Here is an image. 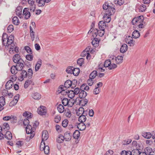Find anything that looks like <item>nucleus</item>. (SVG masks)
Listing matches in <instances>:
<instances>
[{
    "label": "nucleus",
    "instance_id": "nucleus-1",
    "mask_svg": "<svg viewBox=\"0 0 155 155\" xmlns=\"http://www.w3.org/2000/svg\"><path fill=\"white\" fill-rule=\"evenodd\" d=\"M14 40V36L13 35H11L8 37L6 33H3L2 37V42L6 48H8L10 45L9 50V52L10 53H12L14 51V48L16 47L13 43Z\"/></svg>",
    "mask_w": 155,
    "mask_h": 155
},
{
    "label": "nucleus",
    "instance_id": "nucleus-2",
    "mask_svg": "<svg viewBox=\"0 0 155 155\" xmlns=\"http://www.w3.org/2000/svg\"><path fill=\"white\" fill-rule=\"evenodd\" d=\"M29 121L28 119H25L23 122V124L24 126H27L26 127V132L28 134H30V138L32 139L34 137L35 134V132H34L35 128L33 127L32 128L31 125H30Z\"/></svg>",
    "mask_w": 155,
    "mask_h": 155
},
{
    "label": "nucleus",
    "instance_id": "nucleus-3",
    "mask_svg": "<svg viewBox=\"0 0 155 155\" xmlns=\"http://www.w3.org/2000/svg\"><path fill=\"white\" fill-rule=\"evenodd\" d=\"M136 34V30H134L133 32L132 35V37L130 36H129L127 38L125 39L126 41L129 44H130V46H133L134 45V42L133 40V38H136V36L134 35Z\"/></svg>",
    "mask_w": 155,
    "mask_h": 155
},
{
    "label": "nucleus",
    "instance_id": "nucleus-4",
    "mask_svg": "<svg viewBox=\"0 0 155 155\" xmlns=\"http://www.w3.org/2000/svg\"><path fill=\"white\" fill-rule=\"evenodd\" d=\"M35 0H28V3L29 5L30 10L31 12H34L36 8L35 4Z\"/></svg>",
    "mask_w": 155,
    "mask_h": 155
},
{
    "label": "nucleus",
    "instance_id": "nucleus-5",
    "mask_svg": "<svg viewBox=\"0 0 155 155\" xmlns=\"http://www.w3.org/2000/svg\"><path fill=\"white\" fill-rule=\"evenodd\" d=\"M29 9L28 8H25L23 10V15L24 16V18L26 19H29L31 16V13L29 11Z\"/></svg>",
    "mask_w": 155,
    "mask_h": 155
},
{
    "label": "nucleus",
    "instance_id": "nucleus-6",
    "mask_svg": "<svg viewBox=\"0 0 155 155\" xmlns=\"http://www.w3.org/2000/svg\"><path fill=\"white\" fill-rule=\"evenodd\" d=\"M114 14L110 13L109 12H106L103 16V18L104 19V22L106 23H109L111 20V18L110 15H112Z\"/></svg>",
    "mask_w": 155,
    "mask_h": 155
},
{
    "label": "nucleus",
    "instance_id": "nucleus-7",
    "mask_svg": "<svg viewBox=\"0 0 155 155\" xmlns=\"http://www.w3.org/2000/svg\"><path fill=\"white\" fill-rule=\"evenodd\" d=\"M24 61L23 60H21L20 61L17 63L15 66H17L18 71H21L23 68Z\"/></svg>",
    "mask_w": 155,
    "mask_h": 155
},
{
    "label": "nucleus",
    "instance_id": "nucleus-8",
    "mask_svg": "<svg viewBox=\"0 0 155 155\" xmlns=\"http://www.w3.org/2000/svg\"><path fill=\"white\" fill-rule=\"evenodd\" d=\"M45 107L43 106H41L40 107L38 108L37 112L38 113L41 115H45L46 112L45 111Z\"/></svg>",
    "mask_w": 155,
    "mask_h": 155
},
{
    "label": "nucleus",
    "instance_id": "nucleus-9",
    "mask_svg": "<svg viewBox=\"0 0 155 155\" xmlns=\"http://www.w3.org/2000/svg\"><path fill=\"white\" fill-rule=\"evenodd\" d=\"M64 139L66 141H70L71 138V134L70 132H66L63 136Z\"/></svg>",
    "mask_w": 155,
    "mask_h": 155
},
{
    "label": "nucleus",
    "instance_id": "nucleus-10",
    "mask_svg": "<svg viewBox=\"0 0 155 155\" xmlns=\"http://www.w3.org/2000/svg\"><path fill=\"white\" fill-rule=\"evenodd\" d=\"M109 9H108V12L111 14H114L115 12V9L114 8V5L112 3H108Z\"/></svg>",
    "mask_w": 155,
    "mask_h": 155
},
{
    "label": "nucleus",
    "instance_id": "nucleus-11",
    "mask_svg": "<svg viewBox=\"0 0 155 155\" xmlns=\"http://www.w3.org/2000/svg\"><path fill=\"white\" fill-rule=\"evenodd\" d=\"M48 137V134L46 130H44L42 134V141H44L46 140Z\"/></svg>",
    "mask_w": 155,
    "mask_h": 155
},
{
    "label": "nucleus",
    "instance_id": "nucleus-12",
    "mask_svg": "<svg viewBox=\"0 0 155 155\" xmlns=\"http://www.w3.org/2000/svg\"><path fill=\"white\" fill-rule=\"evenodd\" d=\"M22 9L21 7L19 6L17 7L15 11L16 15L20 18H21L22 17Z\"/></svg>",
    "mask_w": 155,
    "mask_h": 155
},
{
    "label": "nucleus",
    "instance_id": "nucleus-13",
    "mask_svg": "<svg viewBox=\"0 0 155 155\" xmlns=\"http://www.w3.org/2000/svg\"><path fill=\"white\" fill-rule=\"evenodd\" d=\"M139 11L140 12H145L147 9L146 6L143 4H141L137 7Z\"/></svg>",
    "mask_w": 155,
    "mask_h": 155
},
{
    "label": "nucleus",
    "instance_id": "nucleus-14",
    "mask_svg": "<svg viewBox=\"0 0 155 155\" xmlns=\"http://www.w3.org/2000/svg\"><path fill=\"white\" fill-rule=\"evenodd\" d=\"M99 28L100 30H104L106 27V24L105 22L102 21H100L98 23Z\"/></svg>",
    "mask_w": 155,
    "mask_h": 155
},
{
    "label": "nucleus",
    "instance_id": "nucleus-15",
    "mask_svg": "<svg viewBox=\"0 0 155 155\" xmlns=\"http://www.w3.org/2000/svg\"><path fill=\"white\" fill-rule=\"evenodd\" d=\"M12 59L13 62L15 63L19 62L21 60H22L21 58L20 55L18 54H16L14 55Z\"/></svg>",
    "mask_w": 155,
    "mask_h": 155
},
{
    "label": "nucleus",
    "instance_id": "nucleus-16",
    "mask_svg": "<svg viewBox=\"0 0 155 155\" xmlns=\"http://www.w3.org/2000/svg\"><path fill=\"white\" fill-rule=\"evenodd\" d=\"M142 136L147 139H150L152 135L150 132H143L142 133Z\"/></svg>",
    "mask_w": 155,
    "mask_h": 155
},
{
    "label": "nucleus",
    "instance_id": "nucleus-17",
    "mask_svg": "<svg viewBox=\"0 0 155 155\" xmlns=\"http://www.w3.org/2000/svg\"><path fill=\"white\" fill-rule=\"evenodd\" d=\"M13 85V82L12 80H9L5 84L6 88L7 89L11 88Z\"/></svg>",
    "mask_w": 155,
    "mask_h": 155
},
{
    "label": "nucleus",
    "instance_id": "nucleus-18",
    "mask_svg": "<svg viewBox=\"0 0 155 155\" xmlns=\"http://www.w3.org/2000/svg\"><path fill=\"white\" fill-rule=\"evenodd\" d=\"M21 74V76L20 77V80L21 81L23 80L24 78L28 77L27 72L25 70L22 71Z\"/></svg>",
    "mask_w": 155,
    "mask_h": 155
},
{
    "label": "nucleus",
    "instance_id": "nucleus-19",
    "mask_svg": "<svg viewBox=\"0 0 155 155\" xmlns=\"http://www.w3.org/2000/svg\"><path fill=\"white\" fill-rule=\"evenodd\" d=\"M87 93L84 90L80 89V91L79 96L80 98H85L87 95Z\"/></svg>",
    "mask_w": 155,
    "mask_h": 155
},
{
    "label": "nucleus",
    "instance_id": "nucleus-20",
    "mask_svg": "<svg viewBox=\"0 0 155 155\" xmlns=\"http://www.w3.org/2000/svg\"><path fill=\"white\" fill-rule=\"evenodd\" d=\"M143 152L146 154V155L154 153V152L152 151V149L149 147H147L145 148L144 150V151Z\"/></svg>",
    "mask_w": 155,
    "mask_h": 155
},
{
    "label": "nucleus",
    "instance_id": "nucleus-21",
    "mask_svg": "<svg viewBox=\"0 0 155 155\" xmlns=\"http://www.w3.org/2000/svg\"><path fill=\"white\" fill-rule=\"evenodd\" d=\"M5 104V98L4 97L2 96L0 97V111L3 109L2 107Z\"/></svg>",
    "mask_w": 155,
    "mask_h": 155
},
{
    "label": "nucleus",
    "instance_id": "nucleus-22",
    "mask_svg": "<svg viewBox=\"0 0 155 155\" xmlns=\"http://www.w3.org/2000/svg\"><path fill=\"white\" fill-rule=\"evenodd\" d=\"M77 127L80 130H84L86 128V125L84 123L81 122L78 124Z\"/></svg>",
    "mask_w": 155,
    "mask_h": 155
},
{
    "label": "nucleus",
    "instance_id": "nucleus-23",
    "mask_svg": "<svg viewBox=\"0 0 155 155\" xmlns=\"http://www.w3.org/2000/svg\"><path fill=\"white\" fill-rule=\"evenodd\" d=\"M41 60L40 59H39L35 65V71H37L39 70L41 65Z\"/></svg>",
    "mask_w": 155,
    "mask_h": 155
},
{
    "label": "nucleus",
    "instance_id": "nucleus-24",
    "mask_svg": "<svg viewBox=\"0 0 155 155\" xmlns=\"http://www.w3.org/2000/svg\"><path fill=\"white\" fill-rule=\"evenodd\" d=\"M12 118L10 116H5L3 117V120H13V123H15L16 122V117H15L14 118Z\"/></svg>",
    "mask_w": 155,
    "mask_h": 155
},
{
    "label": "nucleus",
    "instance_id": "nucleus-25",
    "mask_svg": "<svg viewBox=\"0 0 155 155\" xmlns=\"http://www.w3.org/2000/svg\"><path fill=\"white\" fill-rule=\"evenodd\" d=\"M99 41L97 38H94V40L92 41V44L95 47H97L99 45Z\"/></svg>",
    "mask_w": 155,
    "mask_h": 155
},
{
    "label": "nucleus",
    "instance_id": "nucleus-26",
    "mask_svg": "<svg viewBox=\"0 0 155 155\" xmlns=\"http://www.w3.org/2000/svg\"><path fill=\"white\" fill-rule=\"evenodd\" d=\"M127 46L126 44H123L120 48V52L122 53H124L127 49Z\"/></svg>",
    "mask_w": 155,
    "mask_h": 155
},
{
    "label": "nucleus",
    "instance_id": "nucleus-27",
    "mask_svg": "<svg viewBox=\"0 0 155 155\" xmlns=\"http://www.w3.org/2000/svg\"><path fill=\"white\" fill-rule=\"evenodd\" d=\"M65 93L66 94H68V97L71 99H72L74 96L75 94L74 93V92H73V90H70L68 91H66Z\"/></svg>",
    "mask_w": 155,
    "mask_h": 155
},
{
    "label": "nucleus",
    "instance_id": "nucleus-28",
    "mask_svg": "<svg viewBox=\"0 0 155 155\" xmlns=\"http://www.w3.org/2000/svg\"><path fill=\"white\" fill-rule=\"evenodd\" d=\"M5 137L8 140H11L12 138L11 133L9 131H7L5 134Z\"/></svg>",
    "mask_w": 155,
    "mask_h": 155
},
{
    "label": "nucleus",
    "instance_id": "nucleus-29",
    "mask_svg": "<svg viewBox=\"0 0 155 155\" xmlns=\"http://www.w3.org/2000/svg\"><path fill=\"white\" fill-rule=\"evenodd\" d=\"M80 136V132L77 130L75 131L73 134V137L74 139H78Z\"/></svg>",
    "mask_w": 155,
    "mask_h": 155
},
{
    "label": "nucleus",
    "instance_id": "nucleus-30",
    "mask_svg": "<svg viewBox=\"0 0 155 155\" xmlns=\"http://www.w3.org/2000/svg\"><path fill=\"white\" fill-rule=\"evenodd\" d=\"M32 96L34 99L37 100H39L41 97V95L38 92L33 94Z\"/></svg>",
    "mask_w": 155,
    "mask_h": 155
},
{
    "label": "nucleus",
    "instance_id": "nucleus-31",
    "mask_svg": "<svg viewBox=\"0 0 155 155\" xmlns=\"http://www.w3.org/2000/svg\"><path fill=\"white\" fill-rule=\"evenodd\" d=\"M36 3L39 7L43 6L45 5L44 0H36Z\"/></svg>",
    "mask_w": 155,
    "mask_h": 155
},
{
    "label": "nucleus",
    "instance_id": "nucleus-32",
    "mask_svg": "<svg viewBox=\"0 0 155 155\" xmlns=\"http://www.w3.org/2000/svg\"><path fill=\"white\" fill-rule=\"evenodd\" d=\"M87 55L86 58L87 59H90V55L89 53H88L86 51L84 50L81 54V55L82 57H84Z\"/></svg>",
    "mask_w": 155,
    "mask_h": 155
},
{
    "label": "nucleus",
    "instance_id": "nucleus-33",
    "mask_svg": "<svg viewBox=\"0 0 155 155\" xmlns=\"http://www.w3.org/2000/svg\"><path fill=\"white\" fill-rule=\"evenodd\" d=\"M71 85H72L71 81L69 80L66 81L64 84V87L66 88H68L70 87H71Z\"/></svg>",
    "mask_w": 155,
    "mask_h": 155
},
{
    "label": "nucleus",
    "instance_id": "nucleus-34",
    "mask_svg": "<svg viewBox=\"0 0 155 155\" xmlns=\"http://www.w3.org/2000/svg\"><path fill=\"white\" fill-rule=\"evenodd\" d=\"M97 76V72L96 71H93L89 75V78L94 79Z\"/></svg>",
    "mask_w": 155,
    "mask_h": 155
},
{
    "label": "nucleus",
    "instance_id": "nucleus-35",
    "mask_svg": "<svg viewBox=\"0 0 155 155\" xmlns=\"http://www.w3.org/2000/svg\"><path fill=\"white\" fill-rule=\"evenodd\" d=\"M57 110L60 113H62L64 111V107L63 105L61 104H60L57 107Z\"/></svg>",
    "mask_w": 155,
    "mask_h": 155
},
{
    "label": "nucleus",
    "instance_id": "nucleus-36",
    "mask_svg": "<svg viewBox=\"0 0 155 155\" xmlns=\"http://www.w3.org/2000/svg\"><path fill=\"white\" fill-rule=\"evenodd\" d=\"M144 18L143 15H140L136 18V23L143 22Z\"/></svg>",
    "mask_w": 155,
    "mask_h": 155
},
{
    "label": "nucleus",
    "instance_id": "nucleus-37",
    "mask_svg": "<svg viewBox=\"0 0 155 155\" xmlns=\"http://www.w3.org/2000/svg\"><path fill=\"white\" fill-rule=\"evenodd\" d=\"M64 137L62 135H60L57 139V141L59 143H62L64 141Z\"/></svg>",
    "mask_w": 155,
    "mask_h": 155
},
{
    "label": "nucleus",
    "instance_id": "nucleus-38",
    "mask_svg": "<svg viewBox=\"0 0 155 155\" xmlns=\"http://www.w3.org/2000/svg\"><path fill=\"white\" fill-rule=\"evenodd\" d=\"M31 84H32V85L34 84V83L31 80L26 81L24 84V87L25 88H27L29 85Z\"/></svg>",
    "mask_w": 155,
    "mask_h": 155
},
{
    "label": "nucleus",
    "instance_id": "nucleus-39",
    "mask_svg": "<svg viewBox=\"0 0 155 155\" xmlns=\"http://www.w3.org/2000/svg\"><path fill=\"white\" fill-rule=\"evenodd\" d=\"M18 71L17 66H13L11 68V71L12 74H15L17 73V71Z\"/></svg>",
    "mask_w": 155,
    "mask_h": 155
},
{
    "label": "nucleus",
    "instance_id": "nucleus-40",
    "mask_svg": "<svg viewBox=\"0 0 155 155\" xmlns=\"http://www.w3.org/2000/svg\"><path fill=\"white\" fill-rule=\"evenodd\" d=\"M80 72V69L78 68H74L73 69L72 74L75 76H78Z\"/></svg>",
    "mask_w": 155,
    "mask_h": 155
},
{
    "label": "nucleus",
    "instance_id": "nucleus-41",
    "mask_svg": "<svg viewBox=\"0 0 155 155\" xmlns=\"http://www.w3.org/2000/svg\"><path fill=\"white\" fill-rule=\"evenodd\" d=\"M23 115L28 118H31L32 117V114L29 112L25 111L23 113Z\"/></svg>",
    "mask_w": 155,
    "mask_h": 155
},
{
    "label": "nucleus",
    "instance_id": "nucleus-42",
    "mask_svg": "<svg viewBox=\"0 0 155 155\" xmlns=\"http://www.w3.org/2000/svg\"><path fill=\"white\" fill-rule=\"evenodd\" d=\"M123 60V57L122 56H118L116 58V63L117 64H120L122 62Z\"/></svg>",
    "mask_w": 155,
    "mask_h": 155
},
{
    "label": "nucleus",
    "instance_id": "nucleus-43",
    "mask_svg": "<svg viewBox=\"0 0 155 155\" xmlns=\"http://www.w3.org/2000/svg\"><path fill=\"white\" fill-rule=\"evenodd\" d=\"M75 102V101L74 99H69L68 100V104L67 105V106L68 107H71L73 106Z\"/></svg>",
    "mask_w": 155,
    "mask_h": 155
},
{
    "label": "nucleus",
    "instance_id": "nucleus-44",
    "mask_svg": "<svg viewBox=\"0 0 155 155\" xmlns=\"http://www.w3.org/2000/svg\"><path fill=\"white\" fill-rule=\"evenodd\" d=\"M84 111V108L82 107H80L77 112V115L78 116H80L83 114V112Z\"/></svg>",
    "mask_w": 155,
    "mask_h": 155
},
{
    "label": "nucleus",
    "instance_id": "nucleus-45",
    "mask_svg": "<svg viewBox=\"0 0 155 155\" xmlns=\"http://www.w3.org/2000/svg\"><path fill=\"white\" fill-rule=\"evenodd\" d=\"M33 72L31 68H29L28 70L27 76L29 78H31L33 75Z\"/></svg>",
    "mask_w": 155,
    "mask_h": 155
},
{
    "label": "nucleus",
    "instance_id": "nucleus-46",
    "mask_svg": "<svg viewBox=\"0 0 155 155\" xmlns=\"http://www.w3.org/2000/svg\"><path fill=\"white\" fill-rule=\"evenodd\" d=\"M86 118L84 115H81L78 118V120L81 122L84 123L86 121Z\"/></svg>",
    "mask_w": 155,
    "mask_h": 155
},
{
    "label": "nucleus",
    "instance_id": "nucleus-47",
    "mask_svg": "<svg viewBox=\"0 0 155 155\" xmlns=\"http://www.w3.org/2000/svg\"><path fill=\"white\" fill-rule=\"evenodd\" d=\"M74 67L72 66H69L66 69V71L68 74H72Z\"/></svg>",
    "mask_w": 155,
    "mask_h": 155
},
{
    "label": "nucleus",
    "instance_id": "nucleus-48",
    "mask_svg": "<svg viewBox=\"0 0 155 155\" xmlns=\"http://www.w3.org/2000/svg\"><path fill=\"white\" fill-rule=\"evenodd\" d=\"M2 130L6 131L8 130L10 128L8 124L7 123H4L2 127Z\"/></svg>",
    "mask_w": 155,
    "mask_h": 155
},
{
    "label": "nucleus",
    "instance_id": "nucleus-49",
    "mask_svg": "<svg viewBox=\"0 0 155 155\" xmlns=\"http://www.w3.org/2000/svg\"><path fill=\"white\" fill-rule=\"evenodd\" d=\"M12 22L13 24L15 25H18L19 24V19L16 16L14 17L12 19Z\"/></svg>",
    "mask_w": 155,
    "mask_h": 155
},
{
    "label": "nucleus",
    "instance_id": "nucleus-50",
    "mask_svg": "<svg viewBox=\"0 0 155 155\" xmlns=\"http://www.w3.org/2000/svg\"><path fill=\"white\" fill-rule=\"evenodd\" d=\"M114 3L115 4L120 6L123 4L124 0H115L114 1Z\"/></svg>",
    "mask_w": 155,
    "mask_h": 155
},
{
    "label": "nucleus",
    "instance_id": "nucleus-51",
    "mask_svg": "<svg viewBox=\"0 0 155 155\" xmlns=\"http://www.w3.org/2000/svg\"><path fill=\"white\" fill-rule=\"evenodd\" d=\"M84 59L83 58H81L78 59L77 61L78 64L80 66H81L82 65L84 62Z\"/></svg>",
    "mask_w": 155,
    "mask_h": 155
},
{
    "label": "nucleus",
    "instance_id": "nucleus-52",
    "mask_svg": "<svg viewBox=\"0 0 155 155\" xmlns=\"http://www.w3.org/2000/svg\"><path fill=\"white\" fill-rule=\"evenodd\" d=\"M103 8L104 9L106 10V12H108V9H109L108 3L107 2H105L103 6Z\"/></svg>",
    "mask_w": 155,
    "mask_h": 155
},
{
    "label": "nucleus",
    "instance_id": "nucleus-53",
    "mask_svg": "<svg viewBox=\"0 0 155 155\" xmlns=\"http://www.w3.org/2000/svg\"><path fill=\"white\" fill-rule=\"evenodd\" d=\"M131 142V140L130 139H127L123 140L122 142L123 145H127L129 144Z\"/></svg>",
    "mask_w": 155,
    "mask_h": 155
},
{
    "label": "nucleus",
    "instance_id": "nucleus-54",
    "mask_svg": "<svg viewBox=\"0 0 155 155\" xmlns=\"http://www.w3.org/2000/svg\"><path fill=\"white\" fill-rule=\"evenodd\" d=\"M25 49L28 53L30 54H32V50L31 48L29 46H25Z\"/></svg>",
    "mask_w": 155,
    "mask_h": 155
},
{
    "label": "nucleus",
    "instance_id": "nucleus-55",
    "mask_svg": "<svg viewBox=\"0 0 155 155\" xmlns=\"http://www.w3.org/2000/svg\"><path fill=\"white\" fill-rule=\"evenodd\" d=\"M64 114L65 116L68 117H70L71 115V111L69 109L67 110H65L64 111Z\"/></svg>",
    "mask_w": 155,
    "mask_h": 155
},
{
    "label": "nucleus",
    "instance_id": "nucleus-56",
    "mask_svg": "<svg viewBox=\"0 0 155 155\" xmlns=\"http://www.w3.org/2000/svg\"><path fill=\"white\" fill-rule=\"evenodd\" d=\"M68 100L67 98H64L62 100V104L64 106L68 104Z\"/></svg>",
    "mask_w": 155,
    "mask_h": 155
},
{
    "label": "nucleus",
    "instance_id": "nucleus-57",
    "mask_svg": "<svg viewBox=\"0 0 155 155\" xmlns=\"http://www.w3.org/2000/svg\"><path fill=\"white\" fill-rule=\"evenodd\" d=\"M111 63V61L110 60H107L105 61L104 66L105 67H108Z\"/></svg>",
    "mask_w": 155,
    "mask_h": 155
},
{
    "label": "nucleus",
    "instance_id": "nucleus-58",
    "mask_svg": "<svg viewBox=\"0 0 155 155\" xmlns=\"http://www.w3.org/2000/svg\"><path fill=\"white\" fill-rule=\"evenodd\" d=\"M44 151L45 153L46 154H48L49 152V147L46 145L45 146H44Z\"/></svg>",
    "mask_w": 155,
    "mask_h": 155
},
{
    "label": "nucleus",
    "instance_id": "nucleus-59",
    "mask_svg": "<svg viewBox=\"0 0 155 155\" xmlns=\"http://www.w3.org/2000/svg\"><path fill=\"white\" fill-rule=\"evenodd\" d=\"M101 91V89L98 87H96L94 90L93 93L95 94H97L99 93Z\"/></svg>",
    "mask_w": 155,
    "mask_h": 155
},
{
    "label": "nucleus",
    "instance_id": "nucleus-60",
    "mask_svg": "<svg viewBox=\"0 0 155 155\" xmlns=\"http://www.w3.org/2000/svg\"><path fill=\"white\" fill-rule=\"evenodd\" d=\"M98 32V35L100 37H102L104 34L105 31L104 30H100V31L98 30L97 29H95Z\"/></svg>",
    "mask_w": 155,
    "mask_h": 155
},
{
    "label": "nucleus",
    "instance_id": "nucleus-61",
    "mask_svg": "<svg viewBox=\"0 0 155 155\" xmlns=\"http://www.w3.org/2000/svg\"><path fill=\"white\" fill-rule=\"evenodd\" d=\"M33 55L31 54H27L26 56V58L27 60L29 61H31L33 59Z\"/></svg>",
    "mask_w": 155,
    "mask_h": 155
},
{
    "label": "nucleus",
    "instance_id": "nucleus-62",
    "mask_svg": "<svg viewBox=\"0 0 155 155\" xmlns=\"http://www.w3.org/2000/svg\"><path fill=\"white\" fill-rule=\"evenodd\" d=\"M68 121L67 119L64 120L62 122V126L64 127H67L68 125Z\"/></svg>",
    "mask_w": 155,
    "mask_h": 155
},
{
    "label": "nucleus",
    "instance_id": "nucleus-63",
    "mask_svg": "<svg viewBox=\"0 0 155 155\" xmlns=\"http://www.w3.org/2000/svg\"><path fill=\"white\" fill-rule=\"evenodd\" d=\"M14 27L12 25H10L7 28L8 32L9 33L11 32L14 29Z\"/></svg>",
    "mask_w": 155,
    "mask_h": 155
},
{
    "label": "nucleus",
    "instance_id": "nucleus-64",
    "mask_svg": "<svg viewBox=\"0 0 155 155\" xmlns=\"http://www.w3.org/2000/svg\"><path fill=\"white\" fill-rule=\"evenodd\" d=\"M117 67V64L114 63L112 64L111 63L108 67V68L110 70H112L116 68Z\"/></svg>",
    "mask_w": 155,
    "mask_h": 155
}]
</instances>
